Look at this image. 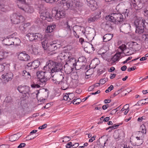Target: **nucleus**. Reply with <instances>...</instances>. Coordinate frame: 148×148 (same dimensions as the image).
Instances as JSON below:
<instances>
[{"label": "nucleus", "instance_id": "nucleus-1", "mask_svg": "<svg viewBox=\"0 0 148 148\" xmlns=\"http://www.w3.org/2000/svg\"><path fill=\"white\" fill-rule=\"evenodd\" d=\"M131 13L130 10L128 9L125 10L122 12V14L117 13L110 14L109 15L106 16V19L115 24L121 23L126 18L130 17Z\"/></svg>", "mask_w": 148, "mask_h": 148}, {"label": "nucleus", "instance_id": "nucleus-2", "mask_svg": "<svg viewBox=\"0 0 148 148\" xmlns=\"http://www.w3.org/2000/svg\"><path fill=\"white\" fill-rule=\"evenodd\" d=\"M62 68V66L60 63L49 60L46 62L43 69L45 70L49 71V72L53 73L60 71Z\"/></svg>", "mask_w": 148, "mask_h": 148}, {"label": "nucleus", "instance_id": "nucleus-3", "mask_svg": "<svg viewBox=\"0 0 148 148\" xmlns=\"http://www.w3.org/2000/svg\"><path fill=\"white\" fill-rule=\"evenodd\" d=\"M131 5H133L136 10L142 9L145 16L148 17V3H145L143 0H130Z\"/></svg>", "mask_w": 148, "mask_h": 148}, {"label": "nucleus", "instance_id": "nucleus-4", "mask_svg": "<svg viewBox=\"0 0 148 148\" xmlns=\"http://www.w3.org/2000/svg\"><path fill=\"white\" fill-rule=\"evenodd\" d=\"M145 21L142 17L136 16L134 24L136 28V33L141 34L143 32L144 28H146Z\"/></svg>", "mask_w": 148, "mask_h": 148}, {"label": "nucleus", "instance_id": "nucleus-5", "mask_svg": "<svg viewBox=\"0 0 148 148\" xmlns=\"http://www.w3.org/2000/svg\"><path fill=\"white\" fill-rule=\"evenodd\" d=\"M58 5L61 8H62L64 10H67L71 9L73 3L71 0H62L58 2Z\"/></svg>", "mask_w": 148, "mask_h": 148}, {"label": "nucleus", "instance_id": "nucleus-6", "mask_svg": "<svg viewBox=\"0 0 148 148\" xmlns=\"http://www.w3.org/2000/svg\"><path fill=\"white\" fill-rule=\"evenodd\" d=\"M52 14L53 16H54L55 18L59 20L61 18H64L66 13L64 10H59L58 11L56 8H53L52 10Z\"/></svg>", "mask_w": 148, "mask_h": 148}, {"label": "nucleus", "instance_id": "nucleus-7", "mask_svg": "<svg viewBox=\"0 0 148 148\" xmlns=\"http://www.w3.org/2000/svg\"><path fill=\"white\" fill-rule=\"evenodd\" d=\"M29 41L36 42L39 40H42V35L39 33H29L26 35Z\"/></svg>", "mask_w": 148, "mask_h": 148}, {"label": "nucleus", "instance_id": "nucleus-8", "mask_svg": "<svg viewBox=\"0 0 148 148\" xmlns=\"http://www.w3.org/2000/svg\"><path fill=\"white\" fill-rule=\"evenodd\" d=\"M11 20L13 23L17 24L24 21V17L20 14L14 13L11 16Z\"/></svg>", "mask_w": 148, "mask_h": 148}, {"label": "nucleus", "instance_id": "nucleus-9", "mask_svg": "<svg viewBox=\"0 0 148 148\" xmlns=\"http://www.w3.org/2000/svg\"><path fill=\"white\" fill-rule=\"evenodd\" d=\"M30 88L27 86L20 85L17 88V89L20 93L23 94V96L25 97L27 95H29L30 93Z\"/></svg>", "mask_w": 148, "mask_h": 148}, {"label": "nucleus", "instance_id": "nucleus-10", "mask_svg": "<svg viewBox=\"0 0 148 148\" xmlns=\"http://www.w3.org/2000/svg\"><path fill=\"white\" fill-rule=\"evenodd\" d=\"M25 3H24L22 6H21L20 4H18L17 5L20 9L23 11L28 13H31L34 12V9L32 7L29 6L28 5H26Z\"/></svg>", "mask_w": 148, "mask_h": 148}, {"label": "nucleus", "instance_id": "nucleus-11", "mask_svg": "<svg viewBox=\"0 0 148 148\" xmlns=\"http://www.w3.org/2000/svg\"><path fill=\"white\" fill-rule=\"evenodd\" d=\"M18 59L23 61H28L30 59V57L25 51L20 53L18 56Z\"/></svg>", "mask_w": 148, "mask_h": 148}, {"label": "nucleus", "instance_id": "nucleus-12", "mask_svg": "<svg viewBox=\"0 0 148 148\" xmlns=\"http://www.w3.org/2000/svg\"><path fill=\"white\" fill-rule=\"evenodd\" d=\"M13 77V74L11 72H8L4 73L2 75V78L5 83L11 81Z\"/></svg>", "mask_w": 148, "mask_h": 148}, {"label": "nucleus", "instance_id": "nucleus-13", "mask_svg": "<svg viewBox=\"0 0 148 148\" xmlns=\"http://www.w3.org/2000/svg\"><path fill=\"white\" fill-rule=\"evenodd\" d=\"M15 34H12L3 39L2 41L4 44L6 45H12L13 41L14 40L13 38Z\"/></svg>", "mask_w": 148, "mask_h": 148}, {"label": "nucleus", "instance_id": "nucleus-14", "mask_svg": "<svg viewBox=\"0 0 148 148\" xmlns=\"http://www.w3.org/2000/svg\"><path fill=\"white\" fill-rule=\"evenodd\" d=\"M40 17L42 20H46L49 22L53 20L51 15L47 12L41 13L40 14Z\"/></svg>", "mask_w": 148, "mask_h": 148}, {"label": "nucleus", "instance_id": "nucleus-15", "mask_svg": "<svg viewBox=\"0 0 148 148\" xmlns=\"http://www.w3.org/2000/svg\"><path fill=\"white\" fill-rule=\"evenodd\" d=\"M119 49L122 51L121 53H124L126 56H129L133 53L131 51H130L128 48H126V46L125 45L122 44L119 47Z\"/></svg>", "mask_w": 148, "mask_h": 148}, {"label": "nucleus", "instance_id": "nucleus-16", "mask_svg": "<svg viewBox=\"0 0 148 148\" xmlns=\"http://www.w3.org/2000/svg\"><path fill=\"white\" fill-rule=\"evenodd\" d=\"M40 64V62L38 60H35L32 62L29 63L27 65L28 69H35L39 66Z\"/></svg>", "mask_w": 148, "mask_h": 148}, {"label": "nucleus", "instance_id": "nucleus-17", "mask_svg": "<svg viewBox=\"0 0 148 148\" xmlns=\"http://www.w3.org/2000/svg\"><path fill=\"white\" fill-rule=\"evenodd\" d=\"M88 32H90V34H88L86 35V37L90 40L93 39L94 37L95 36V31L93 28L88 27L86 29V34H88Z\"/></svg>", "mask_w": 148, "mask_h": 148}, {"label": "nucleus", "instance_id": "nucleus-18", "mask_svg": "<svg viewBox=\"0 0 148 148\" xmlns=\"http://www.w3.org/2000/svg\"><path fill=\"white\" fill-rule=\"evenodd\" d=\"M60 45L57 43H53L52 42L48 45V49L49 51L52 52L60 48Z\"/></svg>", "mask_w": 148, "mask_h": 148}, {"label": "nucleus", "instance_id": "nucleus-19", "mask_svg": "<svg viewBox=\"0 0 148 148\" xmlns=\"http://www.w3.org/2000/svg\"><path fill=\"white\" fill-rule=\"evenodd\" d=\"M88 5L92 11L96 10L98 7L97 2L94 0H86Z\"/></svg>", "mask_w": 148, "mask_h": 148}, {"label": "nucleus", "instance_id": "nucleus-20", "mask_svg": "<svg viewBox=\"0 0 148 148\" xmlns=\"http://www.w3.org/2000/svg\"><path fill=\"white\" fill-rule=\"evenodd\" d=\"M102 27L106 31H109L112 28L111 24L110 22L104 21L101 25Z\"/></svg>", "mask_w": 148, "mask_h": 148}, {"label": "nucleus", "instance_id": "nucleus-21", "mask_svg": "<svg viewBox=\"0 0 148 148\" xmlns=\"http://www.w3.org/2000/svg\"><path fill=\"white\" fill-rule=\"evenodd\" d=\"M131 27L130 24L126 23L122 24L120 27V32H123L130 29Z\"/></svg>", "mask_w": 148, "mask_h": 148}, {"label": "nucleus", "instance_id": "nucleus-22", "mask_svg": "<svg viewBox=\"0 0 148 148\" xmlns=\"http://www.w3.org/2000/svg\"><path fill=\"white\" fill-rule=\"evenodd\" d=\"M101 13V12L99 11L98 13H97V14L95 16L89 18L88 19V22L89 23H91L97 21L98 18L101 17L100 14Z\"/></svg>", "mask_w": 148, "mask_h": 148}, {"label": "nucleus", "instance_id": "nucleus-23", "mask_svg": "<svg viewBox=\"0 0 148 148\" xmlns=\"http://www.w3.org/2000/svg\"><path fill=\"white\" fill-rule=\"evenodd\" d=\"M49 80V79L46 77L45 78H41L38 82L41 87H44L46 85L47 81Z\"/></svg>", "mask_w": 148, "mask_h": 148}, {"label": "nucleus", "instance_id": "nucleus-24", "mask_svg": "<svg viewBox=\"0 0 148 148\" xmlns=\"http://www.w3.org/2000/svg\"><path fill=\"white\" fill-rule=\"evenodd\" d=\"M115 139H117L119 138H121L123 137L124 136V132L121 130L118 131V133H115L114 135Z\"/></svg>", "mask_w": 148, "mask_h": 148}, {"label": "nucleus", "instance_id": "nucleus-25", "mask_svg": "<svg viewBox=\"0 0 148 148\" xmlns=\"http://www.w3.org/2000/svg\"><path fill=\"white\" fill-rule=\"evenodd\" d=\"M115 139H117L119 138H121L123 137L124 136V132L121 130L118 131V133H115L114 135Z\"/></svg>", "mask_w": 148, "mask_h": 148}, {"label": "nucleus", "instance_id": "nucleus-26", "mask_svg": "<svg viewBox=\"0 0 148 148\" xmlns=\"http://www.w3.org/2000/svg\"><path fill=\"white\" fill-rule=\"evenodd\" d=\"M21 136V134L19 133L16 134H14L9 137V140L10 141L13 142L18 140Z\"/></svg>", "mask_w": 148, "mask_h": 148}, {"label": "nucleus", "instance_id": "nucleus-27", "mask_svg": "<svg viewBox=\"0 0 148 148\" xmlns=\"http://www.w3.org/2000/svg\"><path fill=\"white\" fill-rule=\"evenodd\" d=\"M113 36L112 34H105L103 38V41L107 42L110 40L112 38Z\"/></svg>", "mask_w": 148, "mask_h": 148}, {"label": "nucleus", "instance_id": "nucleus-28", "mask_svg": "<svg viewBox=\"0 0 148 148\" xmlns=\"http://www.w3.org/2000/svg\"><path fill=\"white\" fill-rule=\"evenodd\" d=\"M64 78V73L61 72H60V73L57 76V79L58 80V84H60L61 82H62V81Z\"/></svg>", "mask_w": 148, "mask_h": 148}, {"label": "nucleus", "instance_id": "nucleus-29", "mask_svg": "<svg viewBox=\"0 0 148 148\" xmlns=\"http://www.w3.org/2000/svg\"><path fill=\"white\" fill-rule=\"evenodd\" d=\"M56 27V25L55 24L47 26L46 30V32L47 33H50L52 32Z\"/></svg>", "mask_w": 148, "mask_h": 148}, {"label": "nucleus", "instance_id": "nucleus-30", "mask_svg": "<svg viewBox=\"0 0 148 148\" xmlns=\"http://www.w3.org/2000/svg\"><path fill=\"white\" fill-rule=\"evenodd\" d=\"M8 52L4 51H0V61H2L8 56Z\"/></svg>", "mask_w": 148, "mask_h": 148}, {"label": "nucleus", "instance_id": "nucleus-31", "mask_svg": "<svg viewBox=\"0 0 148 148\" xmlns=\"http://www.w3.org/2000/svg\"><path fill=\"white\" fill-rule=\"evenodd\" d=\"M30 25V23H27L23 24L20 27V29L25 32L28 28V27Z\"/></svg>", "mask_w": 148, "mask_h": 148}, {"label": "nucleus", "instance_id": "nucleus-32", "mask_svg": "<svg viewBox=\"0 0 148 148\" xmlns=\"http://www.w3.org/2000/svg\"><path fill=\"white\" fill-rule=\"evenodd\" d=\"M137 139L135 142V145L139 146L141 145L143 142L142 137L137 136L136 137Z\"/></svg>", "mask_w": 148, "mask_h": 148}, {"label": "nucleus", "instance_id": "nucleus-33", "mask_svg": "<svg viewBox=\"0 0 148 148\" xmlns=\"http://www.w3.org/2000/svg\"><path fill=\"white\" fill-rule=\"evenodd\" d=\"M13 34H15L13 38L14 40L13 41V45H18L21 42L20 40L18 38L16 37L17 35L16 33H14Z\"/></svg>", "mask_w": 148, "mask_h": 148}, {"label": "nucleus", "instance_id": "nucleus-34", "mask_svg": "<svg viewBox=\"0 0 148 148\" xmlns=\"http://www.w3.org/2000/svg\"><path fill=\"white\" fill-rule=\"evenodd\" d=\"M121 54V53L119 52L118 53H116L114 55L112 58V60L114 62H115L119 60Z\"/></svg>", "mask_w": 148, "mask_h": 148}, {"label": "nucleus", "instance_id": "nucleus-35", "mask_svg": "<svg viewBox=\"0 0 148 148\" xmlns=\"http://www.w3.org/2000/svg\"><path fill=\"white\" fill-rule=\"evenodd\" d=\"M30 48L32 49L31 53L34 55H37L38 53V51L37 48L35 47L34 45H31L30 46Z\"/></svg>", "mask_w": 148, "mask_h": 148}, {"label": "nucleus", "instance_id": "nucleus-36", "mask_svg": "<svg viewBox=\"0 0 148 148\" xmlns=\"http://www.w3.org/2000/svg\"><path fill=\"white\" fill-rule=\"evenodd\" d=\"M44 40L42 41V47L45 50L47 49L48 48V42L47 40V39L45 38L44 39H43Z\"/></svg>", "mask_w": 148, "mask_h": 148}, {"label": "nucleus", "instance_id": "nucleus-37", "mask_svg": "<svg viewBox=\"0 0 148 148\" xmlns=\"http://www.w3.org/2000/svg\"><path fill=\"white\" fill-rule=\"evenodd\" d=\"M146 123L143 124L140 127V132L143 134H145L147 132V128L146 127Z\"/></svg>", "mask_w": 148, "mask_h": 148}, {"label": "nucleus", "instance_id": "nucleus-38", "mask_svg": "<svg viewBox=\"0 0 148 148\" xmlns=\"http://www.w3.org/2000/svg\"><path fill=\"white\" fill-rule=\"evenodd\" d=\"M45 72H43L42 71H40L39 73L38 72H37V75L38 78H45L46 77L45 76Z\"/></svg>", "mask_w": 148, "mask_h": 148}, {"label": "nucleus", "instance_id": "nucleus-39", "mask_svg": "<svg viewBox=\"0 0 148 148\" xmlns=\"http://www.w3.org/2000/svg\"><path fill=\"white\" fill-rule=\"evenodd\" d=\"M68 94L69 95H71L73 97L74 96V94L72 93H69L68 94L66 95H65L64 96L63 99L64 100L70 101L71 100V99L70 98V97H69V96L68 95Z\"/></svg>", "mask_w": 148, "mask_h": 148}, {"label": "nucleus", "instance_id": "nucleus-40", "mask_svg": "<svg viewBox=\"0 0 148 148\" xmlns=\"http://www.w3.org/2000/svg\"><path fill=\"white\" fill-rule=\"evenodd\" d=\"M22 75L23 76L25 77L26 78H29L31 77L30 73L25 70L23 71Z\"/></svg>", "mask_w": 148, "mask_h": 148}, {"label": "nucleus", "instance_id": "nucleus-41", "mask_svg": "<svg viewBox=\"0 0 148 148\" xmlns=\"http://www.w3.org/2000/svg\"><path fill=\"white\" fill-rule=\"evenodd\" d=\"M69 88L68 84L66 82H64L62 85L61 88L62 90H65Z\"/></svg>", "mask_w": 148, "mask_h": 148}, {"label": "nucleus", "instance_id": "nucleus-42", "mask_svg": "<svg viewBox=\"0 0 148 148\" xmlns=\"http://www.w3.org/2000/svg\"><path fill=\"white\" fill-rule=\"evenodd\" d=\"M78 27V26H77V25H76V26H74L73 27V34L74 35V36H75V37L77 38H79V36L77 34L76 32L75 31V29L77 28V27Z\"/></svg>", "mask_w": 148, "mask_h": 148}, {"label": "nucleus", "instance_id": "nucleus-43", "mask_svg": "<svg viewBox=\"0 0 148 148\" xmlns=\"http://www.w3.org/2000/svg\"><path fill=\"white\" fill-rule=\"evenodd\" d=\"M31 86L33 88H38L41 87L40 85L38 82L37 84H35L34 83L32 84L31 85Z\"/></svg>", "mask_w": 148, "mask_h": 148}, {"label": "nucleus", "instance_id": "nucleus-44", "mask_svg": "<svg viewBox=\"0 0 148 148\" xmlns=\"http://www.w3.org/2000/svg\"><path fill=\"white\" fill-rule=\"evenodd\" d=\"M81 101L80 99H78L76 100L74 99L71 102L73 103L74 104L77 105L79 104Z\"/></svg>", "mask_w": 148, "mask_h": 148}, {"label": "nucleus", "instance_id": "nucleus-45", "mask_svg": "<svg viewBox=\"0 0 148 148\" xmlns=\"http://www.w3.org/2000/svg\"><path fill=\"white\" fill-rule=\"evenodd\" d=\"M122 88H121L118 90L116 91L115 93L113 94V95L111 97V98H113L118 95L120 92H122Z\"/></svg>", "mask_w": 148, "mask_h": 148}, {"label": "nucleus", "instance_id": "nucleus-46", "mask_svg": "<svg viewBox=\"0 0 148 148\" xmlns=\"http://www.w3.org/2000/svg\"><path fill=\"white\" fill-rule=\"evenodd\" d=\"M85 45L87 46L86 47H85V48H84V50L86 51V49L88 48H91L92 47V45L89 43L88 42H85Z\"/></svg>", "mask_w": 148, "mask_h": 148}, {"label": "nucleus", "instance_id": "nucleus-47", "mask_svg": "<svg viewBox=\"0 0 148 148\" xmlns=\"http://www.w3.org/2000/svg\"><path fill=\"white\" fill-rule=\"evenodd\" d=\"M5 101L7 103H10L12 101V98L10 96L7 97L5 99Z\"/></svg>", "mask_w": 148, "mask_h": 148}, {"label": "nucleus", "instance_id": "nucleus-48", "mask_svg": "<svg viewBox=\"0 0 148 148\" xmlns=\"http://www.w3.org/2000/svg\"><path fill=\"white\" fill-rule=\"evenodd\" d=\"M113 88V86L111 85L106 90L105 92L106 93H108L112 90Z\"/></svg>", "mask_w": 148, "mask_h": 148}, {"label": "nucleus", "instance_id": "nucleus-49", "mask_svg": "<svg viewBox=\"0 0 148 148\" xmlns=\"http://www.w3.org/2000/svg\"><path fill=\"white\" fill-rule=\"evenodd\" d=\"M6 64L4 63L3 64H0V72L4 71L5 69V66Z\"/></svg>", "mask_w": 148, "mask_h": 148}, {"label": "nucleus", "instance_id": "nucleus-50", "mask_svg": "<svg viewBox=\"0 0 148 148\" xmlns=\"http://www.w3.org/2000/svg\"><path fill=\"white\" fill-rule=\"evenodd\" d=\"M146 117L145 116H143L142 117H140L138 119L137 121L139 122L143 121V120L146 119Z\"/></svg>", "mask_w": 148, "mask_h": 148}, {"label": "nucleus", "instance_id": "nucleus-51", "mask_svg": "<svg viewBox=\"0 0 148 148\" xmlns=\"http://www.w3.org/2000/svg\"><path fill=\"white\" fill-rule=\"evenodd\" d=\"M148 34H144L142 36V39L145 41H147L148 39Z\"/></svg>", "mask_w": 148, "mask_h": 148}, {"label": "nucleus", "instance_id": "nucleus-52", "mask_svg": "<svg viewBox=\"0 0 148 148\" xmlns=\"http://www.w3.org/2000/svg\"><path fill=\"white\" fill-rule=\"evenodd\" d=\"M132 45V48L134 49V50H136V48L138 47V44L136 42H133Z\"/></svg>", "mask_w": 148, "mask_h": 148}, {"label": "nucleus", "instance_id": "nucleus-53", "mask_svg": "<svg viewBox=\"0 0 148 148\" xmlns=\"http://www.w3.org/2000/svg\"><path fill=\"white\" fill-rule=\"evenodd\" d=\"M73 144L71 142H69L67 144L66 146V148H72Z\"/></svg>", "mask_w": 148, "mask_h": 148}, {"label": "nucleus", "instance_id": "nucleus-54", "mask_svg": "<svg viewBox=\"0 0 148 148\" xmlns=\"http://www.w3.org/2000/svg\"><path fill=\"white\" fill-rule=\"evenodd\" d=\"M47 3H52L54 2H57L58 0H44Z\"/></svg>", "mask_w": 148, "mask_h": 148}, {"label": "nucleus", "instance_id": "nucleus-55", "mask_svg": "<svg viewBox=\"0 0 148 148\" xmlns=\"http://www.w3.org/2000/svg\"><path fill=\"white\" fill-rule=\"evenodd\" d=\"M75 5L77 7H80L81 6V3L78 1H76V2H74Z\"/></svg>", "mask_w": 148, "mask_h": 148}, {"label": "nucleus", "instance_id": "nucleus-56", "mask_svg": "<svg viewBox=\"0 0 148 148\" xmlns=\"http://www.w3.org/2000/svg\"><path fill=\"white\" fill-rule=\"evenodd\" d=\"M53 78V76L51 78V81L56 84H58V80H57V79H54Z\"/></svg>", "mask_w": 148, "mask_h": 148}, {"label": "nucleus", "instance_id": "nucleus-57", "mask_svg": "<svg viewBox=\"0 0 148 148\" xmlns=\"http://www.w3.org/2000/svg\"><path fill=\"white\" fill-rule=\"evenodd\" d=\"M47 126V125L46 124H45L43 125L42 126L39 127L38 129L42 130L44 128H46Z\"/></svg>", "mask_w": 148, "mask_h": 148}, {"label": "nucleus", "instance_id": "nucleus-58", "mask_svg": "<svg viewBox=\"0 0 148 148\" xmlns=\"http://www.w3.org/2000/svg\"><path fill=\"white\" fill-rule=\"evenodd\" d=\"M26 145V144L25 143H21L18 147V148H22L24 147Z\"/></svg>", "mask_w": 148, "mask_h": 148}, {"label": "nucleus", "instance_id": "nucleus-59", "mask_svg": "<svg viewBox=\"0 0 148 148\" xmlns=\"http://www.w3.org/2000/svg\"><path fill=\"white\" fill-rule=\"evenodd\" d=\"M96 137V136H94L89 140V142H92L95 139V138Z\"/></svg>", "mask_w": 148, "mask_h": 148}, {"label": "nucleus", "instance_id": "nucleus-60", "mask_svg": "<svg viewBox=\"0 0 148 148\" xmlns=\"http://www.w3.org/2000/svg\"><path fill=\"white\" fill-rule=\"evenodd\" d=\"M136 69V66H133L131 68H128L127 69V71H131L134 70Z\"/></svg>", "mask_w": 148, "mask_h": 148}, {"label": "nucleus", "instance_id": "nucleus-61", "mask_svg": "<svg viewBox=\"0 0 148 148\" xmlns=\"http://www.w3.org/2000/svg\"><path fill=\"white\" fill-rule=\"evenodd\" d=\"M106 81L104 79H101L99 81L100 83L101 84H104Z\"/></svg>", "mask_w": 148, "mask_h": 148}, {"label": "nucleus", "instance_id": "nucleus-62", "mask_svg": "<svg viewBox=\"0 0 148 148\" xmlns=\"http://www.w3.org/2000/svg\"><path fill=\"white\" fill-rule=\"evenodd\" d=\"M121 106L120 105V106H119V107H117V108H116V109H114L112 110L111 112H112L114 114L115 113H116V112L118 110V109L120 107V106Z\"/></svg>", "mask_w": 148, "mask_h": 148}, {"label": "nucleus", "instance_id": "nucleus-63", "mask_svg": "<svg viewBox=\"0 0 148 148\" xmlns=\"http://www.w3.org/2000/svg\"><path fill=\"white\" fill-rule=\"evenodd\" d=\"M109 129H110L109 131V132H111L112 130L114 129L113 125L109 127L108 128H106V130H108Z\"/></svg>", "mask_w": 148, "mask_h": 148}, {"label": "nucleus", "instance_id": "nucleus-64", "mask_svg": "<svg viewBox=\"0 0 148 148\" xmlns=\"http://www.w3.org/2000/svg\"><path fill=\"white\" fill-rule=\"evenodd\" d=\"M122 124V123H120L119 124H118L116 125V124H115L113 125V126L114 127V129H115L117 128L119 125H121Z\"/></svg>", "mask_w": 148, "mask_h": 148}]
</instances>
